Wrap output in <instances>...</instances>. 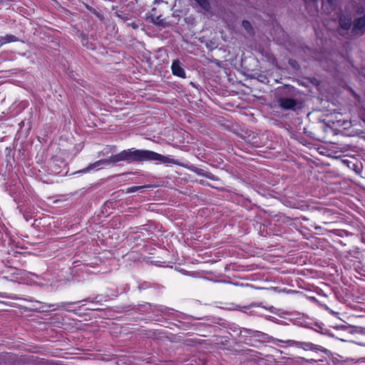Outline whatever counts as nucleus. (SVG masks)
<instances>
[{"instance_id": "f257e3e1", "label": "nucleus", "mask_w": 365, "mask_h": 365, "mask_svg": "<svg viewBox=\"0 0 365 365\" xmlns=\"http://www.w3.org/2000/svg\"><path fill=\"white\" fill-rule=\"evenodd\" d=\"M120 161H126L128 163L135 161H159L163 164H178L177 160L173 158L152 150L127 149L111 155L109 158L99 160L91 164L86 168L80 170L79 173H86L92 170H98Z\"/></svg>"}, {"instance_id": "4468645a", "label": "nucleus", "mask_w": 365, "mask_h": 365, "mask_svg": "<svg viewBox=\"0 0 365 365\" xmlns=\"http://www.w3.org/2000/svg\"><path fill=\"white\" fill-rule=\"evenodd\" d=\"M0 44L1 45H4V38L3 36H0Z\"/></svg>"}, {"instance_id": "39448f33", "label": "nucleus", "mask_w": 365, "mask_h": 365, "mask_svg": "<svg viewBox=\"0 0 365 365\" xmlns=\"http://www.w3.org/2000/svg\"><path fill=\"white\" fill-rule=\"evenodd\" d=\"M351 18L349 16H341L339 18L340 26L345 30H348L351 28Z\"/></svg>"}, {"instance_id": "1a4fd4ad", "label": "nucleus", "mask_w": 365, "mask_h": 365, "mask_svg": "<svg viewBox=\"0 0 365 365\" xmlns=\"http://www.w3.org/2000/svg\"><path fill=\"white\" fill-rule=\"evenodd\" d=\"M143 188H145V186H133V187H128L126 190V192L131 193V192H137L138 190H143Z\"/></svg>"}, {"instance_id": "ddd939ff", "label": "nucleus", "mask_w": 365, "mask_h": 365, "mask_svg": "<svg viewBox=\"0 0 365 365\" xmlns=\"http://www.w3.org/2000/svg\"><path fill=\"white\" fill-rule=\"evenodd\" d=\"M66 304H71V303H61V304L58 305V307L63 308Z\"/></svg>"}, {"instance_id": "0eeeda50", "label": "nucleus", "mask_w": 365, "mask_h": 365, "mask_svg": "<svg viewBox=\"0 0 365 365\" xmlns=\"http://www.w3.org/2000/svg\"><path fill=\"white\" fill-rule=\"evenodd\" d=\"M3 38L4 44L11 42H16L18 41V38L12 34H6V36H4Z\"/></svg>"}, {"instance_id": "9d476101", "label": "nucleus", "mask_w": 365, "mask_h": 365, "mask_svg": "<svg viewBox=\"0 0 365 365\" xmlns=\"http://www.w3.org/2000/svg\"><path fill=\"white\" fill-rule=\"evenodd\" d=\"M242 26L244 29L249 33H251L252 31V27L251 24L248 21H243Z\"/></svg>"}, {"instance_id": "20e7f679", "label": "nucleus", "mask_w": 365, "mask_h": 365, "mask_svg": "<svg viewBox=\"0 0 365 365\" xmlns=\"http://www.w3.org/2000/svg\"><path fill=\"white\" fill-rule=\"evenodd\" d=\"M365 27V15L359 17L354 21L352 31L356 34Z\"/></svg>"}, {"instance_id": "7ed1b4c3", "label": "nucleus", "mask_w": 365, "mask_h": 365, "mask_svg": "<svg viewBox=\"0 0 365 365\" xmlns=\"http://www.w3.org/2000/svg\"><path fill=\"white\" fill-rule=\"evenodd\" d=\"M171 69L173 75L181 78H185V71L182 68L180 61H173L172 63Z\"/></svg>"}, {"instance_id": "9b49d317", "label": "nucleus", "mask_w": 365, "mask_h": 365, "mask_svg": "<svg viewBox=\"0 0 365 365\" xmlns=\"http://www.w3.org/2000/svg\"><path fill=\"white\" fill-rule=\"evenodd\" d=\"M306 347L307 349H312V350H320V349L319 348L318 346H316L312 343H308V344H305Z\"/></svg>"}, {"instance_id": "f03ea898", "label": "nucleus", "mask_w": 365, "mask_h": 365, "mask_svg": "<svg viewBox=\"0 0 365 365\" xmlns=\"http://www.w3.org/2000/svg\"><path fill=\"white\" fill-rule=\"evenodd\" d=\"M280 108L284 110L294 109L297 106V101L291 98H280L277 101Z\"/></svg>"}, {"instance_id": "6e6552de", "label": "nucleus", "mask_w": 365, "mask_h": 365, "mask_svg": "<svg viewBox=\"0 0 365 365\" xmlns=\"http://www.w3.org/2000/svg\"><path fill=\"white\" fill-rule=\"evenodd\" d=\"M152 22L156 25L161 26L164 24V19L161 16H153Z\"/></svg>"}, {"instance_id": "f8f14e48", "label": "nucleus", "mask_w": 365, "mask_h": 365, "mask_svg": "<svg viewBox=\"0 0 365 365\" xmlns=\"http://www.w3.org/2000/svg\"><path fill=\"white\" fill-rule=\"evenodd\" d=\"M272 341L275 344H278V343H280V342H284V343H292L293 342L292 341H290V340H288V341H282V340H280V339H272Z\"/></svg>"}, {"instance_id": "423d86ee", "label": "nucleus", "mask_w": 365, "mask_h": 365, "mask_svg": "<svg viewBox=\"0 0 365 365\" xmlns=\"http://www.w3.org/2000/svg\"><path fill=\"white\" fill-rule=\"evenodd\" d=\"M195 3L204 11H207L210 9V4L208 0H194Z\"/></svg>"}]
</instances>
